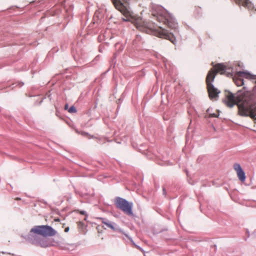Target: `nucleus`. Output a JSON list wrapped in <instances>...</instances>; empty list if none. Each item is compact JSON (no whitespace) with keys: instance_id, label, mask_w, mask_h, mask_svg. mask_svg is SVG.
<instances>
[{"instance_id":"nucleus-4","label":"nucleus","mask_w":256,"mask_h":256,"mask_svg":"<svg viewBox=\"0 0 256 256\" xmlns=\"http://www.w3.org/2000/svg\"><path fill=\"white\" fill-rule=\"evenodd\" d=\"M115 205L117 208H119L124 213L128 215H132V203H130L126 200L117 197L115 200Z\"/></svg>"},{"instance_id":"nucleus-22","label":"nucleus","mask_w":256,"mask_h":256,"mask_svg":"<svg viewBox=\"0 0 256 256\" xmlns=\"http://www.w3.org/2000/svg\"><path fill=\"white\" fill-rule=\"evenodd\" d=\"M124 0V2H127V1H128V0Z\"/></svg>"},{"instance_id":"nucleus-6","label":"nucleus","mask_w":256,"mask_h":256,"mask_svg":"<svg viewBox=\"0 0 256 256\" xmlns=\"http://www.w3.org/2000/svg\"><path fill=\"white\" fill-rule=\"evenodd\" d=\"M98 218L100 220H101L102 224L106 226V228H110L111 230L114 232H118L124 234L130 240V242L134 244L136 246V248L141 250V248L139 246L135 244L132 238L130 237L127 234H125L122 230L120 228L118 225L115 222H112L104 218Z\"/></svg>"},{"instance_id":"nucleus-7","label":"nucleus","mask_w":256,"mask_h":256,"mask_svg":"<svg viewBox=\"0 0 256 256\" xmlns=\"http://www.w3.org/2000/svg\"><path fill=\"white\" fill-rule=\"evenodd\" d=\"M113 2L116 8L124 15L128 16L129 14V12L120 0H114Z\"/></svg>"},{"instance_id":"nucleus-11","label":"nucleus","mask_w":256,"mask_h":256,"mask_svg":"<svg viewBox=\"0 0 256 256\" xmlns=\"http://www.w3.org/2000/svg\"><path fill=\"white\" fill-rule=\"evenodd\" d=\"M142 36L140 35H136V38L134 40L133 44L136 46H139V45L142 43Z\"/></svg>"},{"instance_id":"nucleus-17","label":"nucleus","mask_w":256,"mask_h":256,"mask_svg":"<svg viewBox=\"0 0 256 256\" xmlns=\"http://www.w3.org/2000/svg\"><path fill=\"white\" fill-rule=\"evenodd\" d=\"M162 192H163V194L165 196H166V188L164 187L162 188Z\"/></svg>"},{"instance_id":"nucleus-10","label":"nucleus","mask_w":256,"mask_h":256,"mask_svg":"<svg viewBox=\"0 0 256 256\" xmlns=\"http://www.w3.org/2000/svg\"><path fill=\"white\" fill-rule=\"evenodd\" d=\"M36 244L40 246L42 248H47L50 246L49 242L45 238H42L39 240Z\"/></svg>"},{"instance_id":"nucleus-14","label":"nucleus","mask_w":256,"mask_h":256,"mask_svg":"<svg viewBox=\"0 0 256 256\" xmlns=\"http://www.w3.org/2000/svg\"><path fill=\"white\" fill-rule=\"evenodd\" d=\"M68 112L70 113H74L76 112V108L74 106H72L70 107V108L68 110Z\"/></svg>"},{"instance_id":"nucleus-12","label":"nucleus","mask_w":256,"mask_h":256,"mask_svg":"<svg viewBox=\"0 0 256 256\" xmlns=\"http://www.w3.org/2000/svg\"><path fill=\"white\" fill-rule=\"evenodd\" d=\"M242 4L248 8L252 6V3L249 0H242Z\"/></svg>"},{"instance_id":"nucleus-20","label":"nucleus","mask_w":256,"mask_h":256,"mask_svg":"<svg viewBox=\"0 0 256 256\" xmlns=\"http://www.w3.org/2000/svg\"><path fill=\"white\" fill-rule=\"evenodd\" d=\"M68 230H69V228H68V227L66 228H65V230H64V231H65L66 232H68Z\"/></svg>"},{"instance_id":"nucleus-2","label":"nucleus","mask_w":256,"mask_h":256,"mask_svg":"<svg viewBox=\"0 0 256 256\" xmlns=\"http://www.w3.org/2000/svg\"><path fill=\"white\" fill-rule=\"evenodd\" d=\"M216 70L212 68L208 74L206 78L208 90L210 99H216L220 91L216 88L212 84L218 72L221 74H226L227 76L230 77L233 76V70L231 67H228L222 64H218L215 66Z\"/></svg>"},{"instance_id":"nucleus-24","label":"nucleus","mask_w":256,"mask_h":256,"mask_svg":"<svg viewBox=\"0 0 256 256\" xmlns=\"http://www.w3.org/2000/svg\"><path fill=\"white\" fill-rule=\"evenodd\" d=\"M254 234L256 235V232H255Z\"/></svg>"},{"instance_id":"nucleus-5","label":"nucleus","mask_w":256,"mask_h":256,"mask_svg":"<svg viewBox=\"0 0 256 256\" xmlns=\"http://www.w3.org/2000/svg\"><path fill=\"white\" fill-rule=\"evenodd\" d=\"M30 232L44 236H54L56 234V231L52 226H35L31 229Z\"/></svg>"},{"instance_id":"nucleus-1","label":"nucleus","mask_w":256,"mask_h":256,"mask_svg":"<svg viewBox=\"0 0 256 256\" xmlns=\"http://www.w3.org/2000/svg\"><path fill=\"white\" fill-rule=\"evenodd\" d=\"M152 13L154 17L156 18L158 22L166 25L174 30V32H169L162 26H157L154 23L148 22L140 18L134 20L132 22L138 30L168 40L174 44H176V40L175 34L178 32V26L173 16L159 6H153L152 8Z\"/></svg>"},{"instance_id":"nucleus-18","label":"nucleus","mask_w":256,"mask_h":256,"mask_svg":"<svg viewBox=\"0 0 256 256\" xmlns=\"http://www.w3.org/2000/svg\"><path fill=\"white\" fill-rule=\"evenodd\" d=\"M81 134L84 136H86L88 135V134L87 133H86L85 132H81Z\"/></svg>"},{"instance_id":"nucleus-16","label":"nucleus","mask_w":256,"mask_h":256,"mask_svg":"<svg viewBox=\"0 0 256 256\" xmlns=\"http://www.w3.org/2000/svg\"><path fill=\"white\" fill-rule=\"evenodd\" d=\"M80 213L82 214H83V215H84L86 216H88V214L86 212L84 211V210H82V211H80Z\"/></svg>"},{"instance_id":"nucleus-19","label":"nucleus","mask_w":256,"mask_h":256,"mask_svg":"<svg viewBox=\"0 0 256 256\" xmlns=\"http://www.w3.org/2000/svg\"><path fill=\"white\" fill-rule=\"evenodd\" d=\"M6 256H14L13 254H11L10 253L6 254Z\"/></svg>"},{"instance_id":"nucleus-8","label":"nucleus","mask_w":256,"mask_h":256,"mask_svg":"<svg viewBox=\"0 0 256 256\" xmlns=\"http://www.w3.org/2000/svg\"><path fill=\"white\" fill-rule=\"evenodd\" d=\"M234 168L236 172L239 180L242 182H244L246 180V175L240 165L239 164H234Z\"/></svg>"},{"instance_id":"nucleus-13","label":"nucleus","mask_w":256,"mask_h":256,"mask_svg":"<svg viewBox=\"0 0 256 256\" xmlns=\"http://www.w3.org/2000/svg\"><path fill=\"white\" fill-rule=\"evenodd\" d=\"M24 84V83L22 82H16V83H14L12 84V85L11 86H12V88H15L16 86H18L19 88H20L22 87L23 85Z\"/></svg>"},{"instance_id":"nucleus-3","label":"nucleus","mask_w":256,"mask_h":256,"mask_svg":"<svg viewBox=\"0 0 256 256\" xmlns=\"http://www.w3.org/2000/svg\"><path fill=\"white\" fill-rule=\"evenodd\" d=\"M239 112L241 116H250L256 122V104H250L244 100V98H236Z\"/></svg>"},{"instance_id":"nucleus-15","label":"nucleus","mask_w":256,"mask_h":256,"mask_svg":"<svg viewBox=\"0 0 256 256\" xmlns=\"http://www.w3.org/2000/svg\"><path fill=\"white\" fill-rule=\"evenodd\" d=\"M209 116L210 118H216L218 117V116L215 114H210Z\"/></svg>"},{"instance_id":"nucleus-23","label":"nucleus","mask_w":256,"mask_h":256,"mask_svg":"<svg viewBox=\"0 0 256 256\" xmlns=\"http://www.w3.org/2000/svg\"><path fill=\"white\" fill-rule=\"evenodd\" d=\"M1 253H2V254H5V252H1Z\"/></svg>"},{"instance_id":"nucleus-21","label":"nucleus","mask_w":256,"mask_h":256,"mask_svg":"<svg viewBox=\"0 0 256 256\" xmlns=\"http://www.w3.org/2000/svg\"><path fill=\"white\" fill-rule=\"evenodd\" d=\"M68 108V104H66L64 106V109L67 110Z\"/></svg>"},{"instance_id":"nucleus-9","label":"nucleus","mask_w":256,"mask_h":256,"mask_svg":"<svg viewBox=\"0 0 256 256\" xmlns=\"http://www.w3.org/2000/svg\"><path fill=\"white\" fill-rule=\"evenodd\" d=\"M226 97L228 99L227 106L230 108L232 107L236 102L234 96L229 92Z\"/></svg>"}]
</instances>
